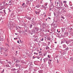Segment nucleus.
<instances>
[{
    "mask_svg": "<svg viewBox=\"0 0 73 73\" xmlns=\"http://www.w3.org/2000/svg\"><path fill=\"white\" fill-rule=\"evenodd\" d=\"M63 3H66V1H63Z\"/></svg>",
    "mask_w": 73,
    "mask_h": 73,
    "instance_id": "30",
    "label": "nucleus"
},
{
    "mask_svg": "<svg viewBox=\"0 0 73 73\" xmlns=\"http://www.w3.org/2000/svg\"><path fill=\"white\" fill-rule=\"evenodd\" d=\"M40 40L41 41H43V38H42L40 39Z\"/></svg>",
    "mask_w": 73,
    "mask_h": 73,
    "instance_id": "27",
    "label": "nucleus"
},
{
    "mask_svg": "<svg viewBox=\"0 0 73 73\" xmlns=\"http://www.w3.org/2000/svg\"><path fill=\"white\" fill-rule=\"evenodd\" d=\"M47 5H48V4H46V5H44L45 6H47Z\"/></svg>",
    "mask_w": 73,
    "mask_h": 73,
    "instance_id": "52",
    "label": "nucleus"
},
{
    "mask_svg": "<svg viewBox=\"0 0 73 73\" xmlns=\"http://www.w3.org/2000/svg\"><path fill=\"white\" fill-rule=\"evenodd\" d=\"M4 12V13H5V14H6V13H5V10H3Z\"/></svg>",
    "mask_w": 73,
    "mask_h": 73,
    "instance_id": "43",
    "label": "nucleus"
},
{
    "mask_svg": "<svg viewBox=\"0 0 73 73\" xmlns=\"http://www.w3.org/2000/svg\"><path fill=\"white\" fill-rule=\"evenodd\" d=\"M56 8H57V9H59V8H60V7H56Z\"/></svg>",
    "mask_w": 73,
    "mask_h": 73,
    "instance_id": "32",
    "label": "nucleus"
},
{
    "mask_svg": "<svg viewBox=\"0 0 73 73\" xmlns=\"http://www.w3.org/2000/svg\"><path fill=\"white\" fill-rule=\"evenodd\" d=\"M66 41V40L65 39H64L61 40V44H63Z\"/></svg>",
    "mask_w": 73,
    "mask_h": 73,
    "instance_id": "2",
    "label": "nucleus"
},
{
    "mask_svg": "<svg viewBox=\"0 0 73 73\" xmlns=\"http://www.w3.org/2000/svg\"><path fill=\"white\" fill-rule=\"evenodd\" d=\"M20 42H21V43H22V42H21V40H20Z\"/></svg>",
    "mask_w": 73,
    "mask_h": 73,
    "instance_id": "49",
    "label": "nucleus"
},
{
    "mask_svg": "<svg viewBox=\"0 0 73 73\" xmlns=\"http://www.w3.org/2000/svg\"><path fill=\"white\" fill-rule=\"evenodd\" d=\"M62 31H64V30H65V28H62Z\"/></svg>",
    "mask_w": 73,
    "mask_h": 73,
    "instance_id": "23",
    "label": "nucleus"
},
{
    "mask_svg": "<svg viewBox=\"0 0 73 73\" xmlns=\"http://www.w3.org/2000/svg\"><path fill=\"white\" fill-rule=\"evenodd\" d=\"M38 72L39 73H42V70H40L39 71H38Z\"/></svg>",
    "mask_w": 73,
    "mask_h": 73,
    "instance_id": "22",
    "label": "nucleus"
},
{
    "mask_svg": "<svg viewBox=\"0 0 73 73\" xmlns=\"http://www.w3.org/2000/svg\"><path fill=\"white\" fill-rule=\"evenodd\" d=\"M19 70H21V68H20V67H19Z\"/></svg>",
    "mask_w": 73,
    "mask_h": 73,
    "instance_id": "53",
    "label": "nucleus"
},
{
    "mask_svg": "<svg viewBox=\"0 0 73 73\" xmlns=\"http://www.w3.org/2000/svg\"><path fill=\"white\" fill-rule=\"evenodd\" d=\"M61 18L63 19H65V18L64 17H61Z\"/></svg>",
    "mask_w": 73,
    "mask_h": 73,
    "instance_id": "33",
    "label": "nucleus"
},
{
    "mask_svg": "<svg viewBox=\"0 0 73 73\" xmlns=\"http://www.w3.org/2000/svg\"><path fill=\"white\" fill-rule=\"evenodd\" d=\"M19 62L20 61L17 60L15 61V63H16V64H18V63H19Z\"/></svg>",
    "mask_w": 73,
    "mask_h": 73,
    "instance_id": "13",
    "label": "nucleus"
},
{
    "mask_svg": "<svg viewBox=\"0 0 73 73\" xmlns=\"http://www.w3.org/2000/svg\"><path fill=\"white\" fill-rule=\"evenodd\" d=\"M9 5H12V4H11V3H9Z\"/></svg>",
    "mask_w": 73,
    "mask_h": 73,
    "instance_id": "57",
    "label": "nucleus"
},
{
    "mask_svg": "<svg viewBox=\"0 0 73 73\" xmlns=\"http://www.w3.org/2000/svg\"><path fill=\"white\" fill-rule=\"evenodd\" d=\"M4 8L3 7V6H1L0 7V10L1 11Z\"/></svg>",
    "mask_w": 73,
    "mask_h": 73,
    "instance_id": "14",
    "label": "nucleus"
},
{
    "mask_svg": "<svg viewBox=\"0 0 73 73\" xmlns=\"http://www.w3.org/2000/svg\"><path fill=\"white\" fill-rule=\"evenodd\" d=\"M4 72V69H3V71L1 72V73H3Z\"/></svg>",
    "mask_w": 73,
    "mask_h": 73,
    "instance_id": "40",
    "label": "nucleus"
},
{
    "mask_svg": "<svg viewBox=\"0 0 73 73\" xmlns=\"http://www.w3.org/2000/svg\"><path fill=\"white\" fill-rule=\"evenodd\" d=\"M39 56H43L42 54H39Z\"/></svg>",
    "mask_w": 73,
    "mask_h": 73,
    "instance_id": "36",
    "label": "nucleus"
},
{
    "mask_svg": "<svg viewBox=\"0 0 73 73\" xmlns=\"http://www.w3.org/2000/svg\"><path fill=\"white\" fill-rule=\"evenodd\" d=\"M0 64H2V63H3V62H2V61H1V60H0Z\"/></svg>",
    "mask_w": 73,
    "mask_h": 73,
    "instance_id": "42",
    "label": "nucleus"
},
{
    "mask_svg": "<svg viewBox=\"0 0 73 73\" xmlns=\"http://www.w3.org/2000/svg\"><path fill=\"white\" fill-rule=\"evenodd\" d=\"M17 42H18V43H19V44H20V43H19V40H18Z\"/></svg>",
    "mask_w": 73,
    "mask_h": 73,
    "instance_id": "48",
    "label": "nucleus"
},
{
    "mask_svg": "<svg viewBox=\"0 0 73 73\" xmlns=\"http://www.w3.org/2000/svg\"><path fill=\"white\" fill-rule=\"evenodd\" d=\"M36 58L35 57V56H33V58L34 59V58Z\"/></svg>",
    "mask_w": 73,
    "mask_h": 73,
    "instance_id": "50",
    "label": "nucleus"
},
{
    "mask_svg": "<svg viewBox=\"0 0 73 73\" xmlns=\"http://www.w3.org/2000/svg\"><path fill=\"white\" fill-rule=\"evenodd\" d=\"M66 43L67 44H69V43H70V41L69 40H66Z\"/></svg>",
    "mask_w": 73,
    "mask_h": 73,
    "instance_id": "7",
    "label": "nucleus"
},
{
    "mask_svg": "<svg viewBox=\"0 0 73 73\" xmlns=\"http://www.w3.org/2000/svg\"><path fill=\"white\" fill-rule=\"evenodd\" d=\"M29 0V1H31V2H32L33 1V0Z\"/></svg>",
    "mask_w": 73,
    "mask_h": 73,
    "instance_id": "41",
    "label": "nucleus"
},
{
    "mask_svg": "<svg viewBox=\"0 0 73 73\" xmlns=\"http://www.w3.org/2000/svg\"><path fill=\"white\" fill-rule=\"evenodd\" d=\"M42 52L41 51H40L38 52V53H39L40 54V53H42Z\"/></svg>",
    "mask_w": 73,
    "mask_h": 73,
    "instance_id": "46",
    "label": "nucleus"
},
{
    "mask_svg": "<svg viewBox=\"0 0 73 73\" xmlns=\"http://www.w3.org/2000/svg\"><path fill=\"white\" fill-rule=\"evenodd\" d=\"M34 54H36V55H38V53H36V52H34Z\"/></svg>",
    "mask_w": 73,
    "mask_h": 73,
    "instance_id": "29",
    "label": "nucleus"
},
{
    "mask_svg": "<svg viewBox=\"0 0 73 73\" xmlns=\"http://www.w3.org/2000/svg\"><path fill=\"white\" fill-rule=\"evenodd\" d=\"M11 15H14V13H12Z\"/></svg>",
    "mask_w": 73,
    "mask_h": 73,
    "instance_id": "54",
    "label": "nucleus"
},
{
    "mask_svg": "<svg viewBox=\"0 0 73 73\" xmlns=\"http://www.w3.org/2000/svg\"><path fill=\"white\" fill-rule=\"evenodd\" d=\"M43 9H44L45 10H46V7H45L44 6L42 5V7H41Z\"/></svg>",
    "mask_w": 73,
    "mask_h": 73,
    "instance_id": "9",
    "label": "nucleus"
},
{
    "mask_svg": "<svg viewBox=\"0 0 73 73\" xmlns=\"http://www.w3.org/2000/svg\"><path fill=\"white\" fill-rule=\"evenodd\" d=\"M7 63H9V64H10V65L12 64V62H11L10 61L8 62Z\"/></svg>",
    "mask_w": 73,
    "mask_h": 73,
    "instance_id": "21",
    "label": "nucleus"
},
{
    "mask_svg": "<svg viewBox=\"0 0 73 73\" xmlns=\"http://www.w3.org/2000/svg\"><path fill=\"white\" fill-rule=\"evenodd\" d=\"M52 8H50L49 9V11H52Z\"/></svg>",
    "mask_w": 73,
    "mask_h": 73,
    "instance_id": "25",
    "label": "nucleus"
},
{
    "mask_svg": "<svg viewBox=\"0 0 73 73\" xmlns=\"http://www.w3.org/2000/svg\"><path fill=\"white\" fill-rule=\"evenodd\" d=\"M17 73H20V71L19 70H18L17 71Z\"/></svg>",
    "mask_w": 73,
    "mask_h": 73,
    "instance_id": "34",
    "label": "nucleus"
},
{
    "mask_svg": "<svg viewBox=\"0 0 73 73\" xmlns=\"http://www.w3.org/2000/svg\"><path fill=\"white\" fill-rule=\"evenodd\" d=\"M47 20H48V18H47V19H46L45 20H46V21H47Z\"/></svg>",
    "mask_w": 73,
    "mask_h": 73,
    "instance_id": "62",
    "label": "nucleus"
},
{
    "mask_svg": "<svg viewBox=\"0 0 73 73\" xmlns=\"http://www.w3.org/2000/svg\"><path fill=\"white\" fill-rule=\"evenodd\" d=\"M36 7H37V8H39L40 7V4H38L36 6Z\"/></svg>",
    "mask_w": 73,
    "mask_h": 73,
    "instance_id": "12",
    "label": "nucleus"
},
{
    "mask_svg": "<svg viewBox=\"0 0 73 73\" xmlns=\"http://www.w3.org/2000/svg\"><path fill=\"white\" fill-rule=\"evenodd\" d=\"M68 35H69V33L68 32H65L64 33V35L65 36H68Z\"/></svg>",
    "mask_w": 73,
    "mask_h": 73,
    "instance_id": "5",
    "label": "nucleus"
},
{
    "mask_svg": "<svg viewBox=\"0 0 73 73\" xmlns=\"http://www.w3.org/2000/svg\"><path fill=\"white\" fill-rule=\"evenodd\" d=\"M63 50H69V47H67L66 48H65V49H63Z\"/></svg>",
    "mask_w": 73,
    "mask_h": 73,
    "instance_id": "17",
    "label": "nucleus"
},
{
    "mask_svg": "<svg viewBox=\"0 0 73 73\" xmlns=\"http://www.w3.org/2000/svg\"><path fill=\"white\" fill-rule=\"evenodd\" d=\"M37 57H36V58L38 59H39L40 58V57L38 56Z\"/></svg>",
    "mask_w": 73,
    "mask_h": 73,
    "instance_id": "28",
    "label": "nucleus"
},
{
    "mask_svg": "<svg viewBox=\"0 0 73 73\" xmlns=\"http://www.w3.org/2000/svg\"><path fill=\"white\" fill-rule=\"evenodd\" d=\"M63 48H66V45L65 44H64V45H63Z\"/></svg>",
    "mask_w": 73,
    "mask_h": 73,
    "instance_id": "10",
    "label": "nucleus"
},
{
    "mask_svg": "<svg viewBox=\"0 0 73 73\" xmlns=\"http://www.w3.org/2000/svg\"><path fill=\"white\" fill-rule=\"evenodd\" d=\"M18 27L19 28V29H21V27H20L19 26H18Z\"/></svg>",
    "mask_w": 73,
    "mask_h": 73,
    "instance_id": "51",
    "label": "nucleus"
},
{
    "mask_svg": "<svg viewBox=\"0 0 73 73\" xmlns=\"http://www.w3.org/2000/svg\"><path fill=\"white\" fill-rule=\"evenodd\" d=\"M6 45H7V46H8L9 47V46L8 44H6Z\"/></svg>",
    "mask_w": 73,
    "mask_h": 73,
    "instance_id": "37",
    "label": "nucleus"
},
{
    "mask_svg": "<svg viewBox=\"0 0 73 73\" xmlns=\"http://www.w3.org/2000/svg\"><path fill=\"white\" fill-rule=\"evenodd\" d=\"M2 19V18L0 17V21H1V20Z\"/></svg>",
    "mask_w": 73,
    "mask_h": 73,
    "instance_id": "39",
    "label": "nucleus"
},
{
    "mask_svg": "<svg viewBox=\"0 0 73 73\" xmlns=\"http://www.w3.org/2000/svg\"><path fill=\"white\" fill-rule=\"evenodd\" d=\"M3 4H5V2H3Z\"/></svg>",
    "mask_w": 73,
    "mask_h": 73,
    "instance_id": "58",
    "label": "nucleus"
},
{
    "mask_svg": "<svg viewBox=\"0 0 73 73\" xmlns=\"http://www.w3.org/2000/svg\"><path fill=\"white\" fill-rule=\"evenodd\" d=\"M0 13L1 14V13H3V12H2L0 11Z\"/></svg>",
    "mask_w": 73,
    "mask_h": 73,
    "instance_id": "56",
    "label": "nucleus"
},
{
    "mask_svg": "<svg viewBox=\"0 0 73 73\" xmlns=\"http://www.w3.org/2000/svg\"><path fill=\"white\" fill-rule=\"evenodd\" d=\"M48 58H50V56L49 55H48Z\"/></svg>",
    "mask_w": 73,
    "mask_h": 73,
    "instance_id": "47",
    "label": "nucleus"
},
{
    "mask_svg": "<svg viewBox=\"0 0 73 73\" xmlns=\"http://www.w3.org/2000/svg\"><path fill=\"white\" fill-rule=\"evenodd\" d=\"M32 25H29V27L30 28H32Z\"/></svg>",
    "mask_w": 73,
    "mask_h": 73,
    "instance_id": "18",
    "label": "nucleus"
},
{
    "mask_svg": "<svg viewBox=\"0 0 73 73\" xmlns=\"http://www.w3.org/2000/svg\"><path fill=\"white\" fill-rule=\"evenodd\" d=\"M57 62L58 63V60L57 59Z\"/></svg>",
    "mask_w": 73,
    "mask_h": 73,
    "instance_id": "55",
    "label": "nucleus"
},
{
    "mask_svg": "<svg viewBox=\"0 0 73 73\" xmlns=\"http://www.w3.org/2000/svg\"><path fill=\"white\" fill-rule=\"evenodd\" d=\"M15 66H16V67H20V64H15Z\"/></svg>",
    "mask_w": 73,
    "mask_h": 73,
    "instance_id": "11",
    "label": "nucleus"
},
{
    "mask_svg": "<svg viewBox=\"0 0 73 73\" xmlns=\"http://www.w3.org/2000/svg\"><path fill=\"white\" fill-rule=\"evenodd\" d=\"M48 58H45L44 59H43V60H44V63H45V62H46V61H48Z\"/></svg>",
    "mask_w": 73,
    "mask_h": 73,
    "instance_id": "3",
    "label": "nucleus"
},
{
    "mask_svg": "<svg viewBox=\"0 0 73 73\" xmlns=\"http://www.w3.org/2000/svg\"><path fill=\"white\" fill-rule=\"evenodd\" d=\"M48 19H50V18L48 17Z\"/></svg>",
    "mask_w": 73,
    "mask_h": 73,
    "instance_id": "59",
    "label": "nucleus"
},
{
    "mask_svg": "<svg viewBox=\"0 0 73 73\" xmlns=\"http://www.w3.org/2000/svg\"><path fill=\"white\" fill-rule=\"evenodd\" d=\"M48 40H51V39H50V38H49L48 39Z\"/></svg>",
    "mask_w": 73,
    "mask_h": 73,
    "instance_id": "60",
    "label": "nucleus"
},
{
    "mask_svg": "<svg viewBox=\"0 0 73 73\" xmlns=\"http://www.w3.org/2000/svg\"><path fill=\"white\" fill-rule=\"evenodd\" d=\"M70 60H73V58H70Z\"/></svg>",
    "mask_w": 73,
    "mask_h": 73,
    "instance_id": "45",
    "label": "nucleus"
},
{
    "mask_svg": "<svg viewBox=\"0 0 73 73\" xmlns=\"http://www.w3.org/2000/svg\"><path fill=\"white\" fill-rule=\"evenodd\" d=\"M46 53H44L43 54V56H46Z\"/></svg>",
    "mask_w": 73,
    "mask_h": 73,
    "instance_id": "24",
    "label": "nucleus"
},
{
    "mask_svg": "<svg viewBox=\"0 0 73 73\" xmlns=\"http://www.w3.org/2000/svg\"><path fill=\"white\" fill-rule=\"evenodd\" d=\"M13 70V71H15V70H16V69H15V68H13L12 69Z\"/></svg>",
    "mask_w": 73,
    "mask_h": 73,
    "instance_id": "26",
    "label": "nucleus"
},
{
    "mask_svg": "<svg viewBox=\"0 0 73 73\" xmlns=\"http://www.w3.org/2000/svg\"><path fill=\"white\" fill-rule=\"evenodd\" d=\"M35 31H36V32H38V30H39V28L37 27H35Z\"/></svg>",
    "mask_w": 73,
    "mask_h": 73,
    "instance_id": "8",
    "label": "nucleus"
},
{
    "mask_svg": "<svg viewBox=\"0 0 73 73\" xmlns=\"http://www.w3.org/2000/svg\"><path fill=\"white\" fill-rule=\"evenodd\" d=\"M27 19H28V20H31V18L29 17H27Z\"/></svg>",
    "mask_w": 73,
    "mask_h": 73,
    "instance_id": "20",
    "label": "nucleus"
},
{
    "mask_svg": "<svg viewBox=\"0 0 73 73\" xmlns=\"http://www.w3.org/2000/svg\"><path fill=\"white\" fill-rule=\"evenodd\" d=\"M17 52H18V51H16V53L17 54Z\"/></svg>",
    "mask_w": 73,
    "mask_h": 73,
    "instance_id": "61",
    "label": "nucleus"
},
{
    "mask_svg": "<svg viewBox=\"0 0 73 73\" xmlns=\"http://www.w3.org/2000/svg\"><path fill=\"white\" fill-rule=\"evenodd\" d=\"M35 13L36 14H37V13H38L37 11H35Z\"/></svg>",
    "mask_w": 73,
    "mask_h": 73,
    "instance_id": "44",
    "label": "nucleus"
},
{
    "mask_svg": "<svg viewBox=\"0 0 73 73\" xmlns=\"http://www.w3.org/2000/svg\"><path fill=\"white\" fill-rule=\"evenodd\" d=\"M46 50H48V49H49L50 48H49V47L47 46L46 47Z\"/></svg>",
    "mask_w": 73,
    "mask_h": 73,
    "instance_id": "16",
    "label": "nucleus"
},
{
    "mask_svg": "<svg viewBox=\"0 0 73 73\" xmlns=\"http://www.w3.org/2000/svg\"><path fill=\"white\" fill-rule=\"evenodd\" d=\"M4 51L6 52H8V48H5L4 49Z\"/></svg>",
    "mask_w": 73,
    "mask_h": 73,
    "instance_id": "4",
    "label": "nucleus"
},
{
    "mask_svg": "<svg viewBox=\"0 0 73 73\" xmlns=\"http://www.w3.org/2000/svg\"><path fill=\"white\" fill-rule=\"evenodd\" d=\"M68 72H69V73H73V71L72 70L70 71V70H69Z\"/></svg>",
    "mask_w": 73,
    "mask_h": 73,
    "instance_id": "19",
    "label": "nucleus"
},
{
    "mask_svg": "<svg viewBox=\"0 0 73 73\" xmlns=\"http://www.w3.org/2000/svg\"><path fill=\"white\" fill-rule=\"evenodd\" d=\"M1 51H0V53L1 54H4V53H3V50H4V48L3 47H1L0 48Z\"/></svg>",
    "mask_w": 73,
    "mask_h": 73,
    "instance_id": "1",
    "label": "nucleus"
},
{
    "mask_svg": "<svg viewBox=\"0 0 73 73\" xmlns=\"http://www.w3.org/2000/svg\"><path fill=\"white\" fill-rule=\"evenodd\" d=\"M11 1H10L9 2V4H10V3H12V1H11Z\"/></svg>",
    "mask_w": 73,
    "mask_h": 73,
    "instance_id": "31",
    "label": "nucleus"
},
{
    "mask_svg": "<svg viewBox=\"0 0 73 73\" xmlns=\"http://www.w3.org/2000/svg\"><path fill=\"white\" fill-rule=\"evenodd\" d=\"M42 50V49L41 48L40 49V50L41 51Z\"/></svg>",
    "mask_w": 73,
    "mask_h": 73,
    "instance_id": "64",
    "label": "nucleus"
},
{
    "mask_svg": "<svg viewBox=\"0 0 73 73\" xmlns=\"http://www.w3.org/2000/svg\"><path fill=\"white\" fill-rule=\"evenodd\" d=\"M32 32H31L30 33L31 34V35H32L33 34V32H32V31H31Z\"/></svg>",
    "mask_w": 73,
    "mask_h": 73,
    "instance_id": "38",
    "label": "nucleus"
},
{
    "mask_svg": "<svg viewBox=\"0 0 73 73\" xmlns=\"http://www.w3.org/2000/svg\"><path fill=\"white\" fill-rule=\"evenodd\" d=\"M24 5H25V3H23V4L22 5V6H24Z\"/></svg>",
    "mask_w": 73,
    "mask_h": 73,
    "instance_id": "35",
    "label": "nucleus"
},
{
    "mask_svg": "<svg viewBox=\"0 0 73 73\" xmlns=\"http://www.w3.org/2000/svg\"><path fill=\"white\" fill-rule=\"evenodd\" d=\"M60 6H62L63 5L62 4V2H61V3H60Z\"/></svg>",
    "mask_w": 73,
    "mask_h": 73,
    "instance_id": "15",
    "label": "nucleus"
},
{
    "mask_svg": "<svg viewBox=\"0 0 73 73\" xmlns=\"http://www.w3.org/2000/svg\"><path fill=\"white\" fill-rule=\"evenodd\" d=\"M42 27H43V29H44V28L46 27V24L44 23H42Z\"/></svg>",
    "mask_w": 73,
    "mask_h": 73,
    "instance_id": "6",
    "label": "nucleus"
},
{
    "mask_svg": "<svg viewBox=\"0 0 73 73\" xmlns=\"http://www.w3.org/2000/svg\"><path fill=\"white\" fill-rule=\"evenodd\" d=\"M49 61H50L51 62V61H52V60H49Z\"/></svg>",
    "mask_w": 73,
    "mask_h": 73,
    "instance_id": "63",
    "label": "nucleus"
}]
</instances>
